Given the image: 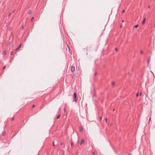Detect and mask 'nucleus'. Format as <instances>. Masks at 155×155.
I'll use <instances>...</instances> for the list:
<instances>
[{
  "label": "nucleus",
  "mask_w": 155,
  "mask_h": 155,
  "mask_svg": "<svg viewBox=\"0 0 155 155\" xmlns=\"http://www.w3.org/2000/svg\"><path fill=\"white\" fill-rule=\"evenodd\" d=\"M71 70L72 72H74L75 71V68L73 66H71Z\"/></svg>",
  "instance_id": "1"
},
{
  "label": "nucleus",
  "mask_w": 155,
  "mask_h": 155,
  "mask_svg": "<svg viewBox=\"0 0 155 155\" xmlns=\"http://www.w3.org/2000/svg\"><path fill=\"white\" fill-rule=\"evenodd\" d=\"M78 100V97H74L73 101H74L76 102Z\"/></svg>",
  "instance_id": "2"
},
{
  "label": "nucleus",
  "mask_w": 155,
  "mask_h": 155,
  "mask_svg": "<svg viewBox=\"0 0 155 155\" xmlns=\"http://www.w3.org/2000/svg\"><path fill=\"white\" fill-rule=\"evenodd\" d=\"M84 143H85V140H84V139H82L81 140V141L80 143V145H81L82 144Z\"/></svg>",
  "instance_id": "3"
},
{
  "label": "nucleus",
  "mask_w": 155,
  "mask_h": 155,
  "mask_svg": "<svg viewBox=\"0 0 155 155\" xmlns=\"http://www.w3.org/2000/svg\"><path fill=\"white\" fill-rule=\"evenodd\" d=\"M83 130V128L82 126L80 127L79 128V130L80 132L81 131Z\"/></svg>",
  "instance_id": "4"
},
{
  "label": "nucleus",
  "mask_w": 155,
  "mask_h": 155,
  "mask_svg": "<svg viewBox=\"0 0 155 155\" xmlns=\"http://www.w3.org/2000/svg\"><path fill=\"white\" fill-rule=\"evenodd\" d=\"M21 44H20V45L15 50V51H16L21 47Z\"/></svg>",
  "instance_id": "5"
},
{
  "label": "nucleus",
  "mask_w": 155,
  "mask_h": 155,
  "mask_svg": "<svg viewBox=\"0 0 155 155\" xmlns=\"http://www.w3.org/2000/svg\"><path fill=\"white\" fill-rule=\"evenodd\" d=\"M150 57L149 58H148L147 61V63H148V64H149V62H150Z\"/></svg>",
  "instance_id": "6"
},
{
  "label": "nucleus",
  "mask_w": 155,
  "mask_h": 155,
  "mask_svg": "<svg viewBox=\"0 0 155 155\" xmlns=\"http://www.w3.org/2000/svg\"><path fill=\"white\" fill-rule=\"evenodd\" d=\"M6 134V132H5H5H3V133H2V136H5V135Z\"/></svg>",
  "instance_id": "7"
},
{
  "label": "nucleus",
  "mask_w": 155,
  "mask_h": 155,
  "mask_svg": "<svg viewBox=\"0 0 155 155\" xmlns=\"http://www.w3.org/2000/svg\"><path fill=\"white\" fill-rule=\"evenodd\" d=\"M145 21H146V18H144V20H143V21L142 22V23L143 24H144L145 23Z\"/></svg>",
  "instance_id": "8"
},
{
  "label": "nucleus",
  "mask_w": 155,
  "mask_h": 155,
  "mask_svg": "<svg viewBox=\"0 0 155 155\" xmlns=\"http://www.w3.org/2000/svg\"><path fill=\"white\" fill-rule=\"evenodd\" d=\"M32 11L31 10H29L28 12V13L29 14H30L32 13Z\"/></svg>",
  "instance_id": "9"
},
{
  "label": "nucleus",
  "mask_w": 155,
  "mask_h": 155,
  "mask_svg": "<svg viewBox=\"0 0 155 155\" xmlns=\"http://www.w3.org/2000/svg\"><path fill=\"white\" fill-rule=\"evenodd\" d=\"M60 114L58 115V116L57 117L56 119H59V117H60Z\"/></svg>",
  "instance_id": "10"
},
{
  "label": "nucleus",
  "mask_w": 155,
  "mask_h": 155,
  "mask_svg": "<svg viewBox=\"0 0 155 155\" xmlns=\"http://www.w3.org/2000/svg\"><path fill=\"white\" fill-rule=\"evenodd\" d=\"M111 84L112 86H114L115 84V83L114 82H113Z\"/></svg>",
  "instance_id": "11"
},
{
  "label": "nucleus",
  "mask_w": 155,
  "mask_h": 155,
  "mask_svg": "<svg viewBox=\"0 0 155 155\" xmlns=\"http://www.w3.org/2000/svg\"><path fill=\"white\" fill-rule=\"evenodd\" d=\"M76 93H74V97H76Z\"/></svg>",
  "instance_id": "12"
},
{
  "label": "nucleus",
  "mask_w": 155,
  "mask_h": 155,
  "mask_svg": "<svg viewBox=\"0 0 155 155\" xmlns=\"http://www.w3.org/2000/svg\"><path fill=\"white\" fill-rule=\"evenodd\" d=\"M139 25H136L134 26V27L135 28H137L138 27V26Z\"/></svg>",
  "instance_id": "13"
},
{
  "label": "nucleus",
  "mask_w": 155,
  "mask_h": 155,
  "mask_svg": "<svg viewBox=\"0 0 155 155\" xmlns=\"http://www.w3.org/2000/svg\"><path fill=\"white\" fill-rule=\"evenodd\" d=\"M12 29V28L11 27H10L8 28V30L9 31H11V30Z\"/></svg>",
  "instance_id": "14"
},
{
  "label": "nucleus",
  "mask_w": 155,
  "mask_h": 155,
  "mask_svg": "<svg viewBox=\"0 0 155 155\" xmlns=\"http://www.w3.org/2000/svg\"><path fill=\"white\" fill-rule=\"evenodd\" d=\"M7 53L6 51H5L4 52V53L5 54H6Z\"/></svg>",
  "instance_id": "15"
},
{
  "label": "nucleus",
  "mask_w": 155,
  "mask_h": 155,
  "mask_svg": "<svg viewBox=\"0 0 155 155\" xmlns=\"http://www.w3.org/2000/svg\"><path fill=\"white\" fill-rule=\"evenodd\" d=\"M13 53H14L13 52V51H11V55H13Z\"/></svg>",
  "instance_id": "16"
},
{
  "label": "nucleus",
  "mask_w": 155,
  "mask_h": 155,
  "mask_svg": "<svg viewBox=\"0 0 155 155\" xmlns=\"http://www.w3.org/2000/svg\"><path fill=\"white\" fill-rule=\"evenodd\" d=\"M11 41H9L8 42V44L9 45H10L11 44Z\"/></svg>",
  "instance_id": "17"
},
{
  "label": "nucleus",
  "mask_w": 155,
  "mask_h": 155,
  "mask_svg": "<svg viewBox=\"0 0 155 155\" xmlns=\"http://www.w3.org/2000/svg\"><path fill=\"white\" fill-rule=\"evenodd\" d=\"M14 120V117H13V118H12L11 119V120H12V121Z\"/></svg>",
  "instance_id": "18"
},
{
  "label": "nucleus",
  "mask_w": 155,
  "mask_h": 155,
  "mask_svg": "<svg viewBox=\"0 0 155 155\" xmlns=\"http://www.w3.org/2000/svg\"><path fill=\"white\" fill-rule=\"evenodd\" d=\"M73 142H71V146H72V145H73Z\"/></svg>",
  "instance_id": "19"
},
{
  "label": "nucleus",
  "mask_w": 155,
  "mask_h": 155,
  "mask_svg": "<svg viewBox=\"0 0 155 155\" xmlns=\"http://www.w3.org/2000/svg\"><path fill=\"white\" fill-rule=\"evenodd\" d=\"M35 105H34V104H33V105L32 106V108H34V107H35Z\"/></svg>",
  "instance_id": "20"
},
{
  "label": "nucleus",
  "mask_w": 155,
  "mask_h": 155,
  "mask_svg": "<svg viewBox=\"0 0 155 155\" xmlns=\"http://www.w3.org/2000/svg\"><path fill=\"white\" fill-rule=\"evenodd\" d=\"M63 144L64 143L63 142H61V143H60V145H63Z\"/></svg>",
  "instance_id": "21"
},
{
  "label": "nucleus",
  "mask_w": 155,
  "mask_h": 155,
  "mask_svg": "<svg viewBox=\"0 0 155 155\" xmlns=\"http://www.w3.org/2000/svg\"><path fill=\"white\" fill-rule=\"evenodd\" d=\"M5 67H6L5 66H4V67L3 68V70L5 69Z\"/></svg>",
  "instance_id": "22"
},
{
  "label": "nucleus",
  "mask_w": 155,
  "mask_h": 155,
  "mask_svg": "<svg viewBox=\"0 0 155 155\" xmlns=\"http://www.w3.org/2000/svg\"><path fill=\"white\" fill-rule=\"evenodd\" d=\"M34 19V18L33 17L31 18V21H32Z\"/></svg>",
  "instance_id": "23"
},
{
  "label": "nucleus",
  "mask_w": 155,
  "mask_h": 155,
  "mask_svg": "<svg viewBox=\"0 0 155 155\" xmlns=\"http://www.w3.org/2000/svg\"><path fill=\"white\" fill-rule=\"evenodd\" d=\"M63 110H64V112H65V108H64L63 109Z\"/></svg>",
  "instance_id": "24"
},
{
  "label": "nucleus",
  "mask_w": 155,
  "mask_h": 155,
  "mask_svg": "<svg viewBox=\"0 0 155 155\" xmlns=\"http://www.w3.org/2000/svg\"><path fill=\"white\" fill-rule=\"evenodd\" d=\"M138 95H139V94H138V93H137V94H136V96H138Z\"/></svg>",
  "instance_id": "25"
},
{
  "label": "nucleus",
  "mask_w": 155,
  "mask_h": 155,
  "mask_svg": "<svg viewBox=\"0 0 155 155\" xmlns=\"http://www.w3.org/2000/svg\"><path fill=\"white\" fill-rule=\"evenodd\" d=\"M53 145L54 146H55V145L54 144V142H53Z\"/></svg>",
  "instance_id": "26"
},
{
  "label": "nucleus",
  "mask_w": 155,
  "mask_h": 155,
  "mask_svg": "<svg viewBox=\"0 0 155 155\" xmlns=\"http://www.w3.org/2000/svg\"><path fill=\"white\" fill-rule=\"evenodd\" d=\"M92 153L94 155H95V153L94 152H93Z\"/></svg>",
  "instance_id": "27"
},
{
  "label": "nucleus",
  "mask_w": 155,
  "mask_h": 155,
  "mask_svg": "<svg viewBox=\"0 0 155 155\" xmlns=\"http://www.w3.org/2000/svg\"><path fill=\"white\" fill-rule=\"evenodd\" d=\"M96 75H97V73H96V72H95L94 73V75L96 76Z\"/></svg>",
  "instance_id": "28"
},
{
  "label": "nucleus",
  "mask_w": 155,
  "mask_h": 155,
  "mask_svg": "<svg viewBox=\"0 0 155 155\" xmlns=\"http://www.w3.org/2000/svg\"><path fill=\"white\" fill-rule=\"evenodd\" d=\"M125 12V11L124 10H123L122 11V12L124 13Z\"/></svg>",
  "instance_id": "29"
},
{
  "label": "nucleus",
  "mask_w": 155,
  "mask_h": 155,
  "mask_svg": "<svg viewBox=\"0 0 155 155\" xmlns=\"http://www.w3.org/2000/svg\"><path fill=\"white\" fill-rule=\"evenodd\" d=\"M105 120H106V122H107V118H105Z\"/></svg>",
  "instance_id": "30"
},
{
  "label": "nucleus",
  "mask_w": 155,
  "mask_h": 155,
  "mask_svg": "<svg viewBox=\"0 0 155 155\" xmlns=\"http://www.w3.org/2000/svg\"><path fill=\"white\" fill-rule=\"evenodd\" d=\"M100 120H101V119H102V117H100Z\"/></svg>",
  "instance_id": "31"
},
{
  "label": "nucleus",
  "mask_w": 155,
  "mask_h": 155,
  "mask_svg": "<svg viewBox=\"0 0 155 155\" xmlns=\"http://www.w3.org/2000/svg\"><path fill=\"white\" fill-rule=\"evenodd\" d=\"M150 119H151V117H150V118H149V121H150Z\"/></svg>",
  "instance_id": "32"
},
{
  "label": "nucleus",
  "mask_w": 155,
  "mask_h": 155,
  "mask_svg": "<svg viewBox=\"0 0 155 155\" xmlns=\"http://www.w3.org/2000/svg\"><path fill=\"white\" fill-rule=\"evenodd\" d=\"M141 54H142V53H143V51H141Z\"/></svg>",
  "instance_id": "33"
},
{
  "label": "nucleus",
  "mask_w": 155,
  "mask_h": 155,
  "mask_svg": "<svg viewBox=\"0 0 155 155\" xmlns=\"http://www.w3.org/2000/svg\"><path fill=\"white\" fill-rule=\"evenodd\" d=\"M140 96H142V95H141V93H140Z\"/></svg>",
  "instance_id": "34"
},
{
  "label": "nucleus",
  "mask_w": 155,
  "mask_h": 155,
  "mask_svg": "<svg viewBox=\"0 0 155 155\" xmlns=\"http://www.w3.org/2000/svg\"><path fill=\"white\" fill-rule=\"evenodd\" d=\"M23 28H24V26H22V29H23Z\"/></svg>",
  "instance_id": "35"
},
{
  "label": "nucleus",
  "mask_w": 155,
  "mask_h": 155,
  "mask_svg": "<svg viewBox=\"0 0 155 155\" xmlns=\"http://www.w3.org/2000/svg\"><path fill=\"white\" fill-rule=\"evenodd\" d=\"M115 50L117 51V48H115Z\"/></svg>",
  "instance_id": "36"
},
{
  "label": "nucleus",
  "mask_w": 155,
  "mask_h": 155,
  "mask_svg": "<svg viewBox=\"0 0 155 155\" xmlns=\"http://www.w3.org/2000/svg\"><path fill=\"white\" fill-rule=\"evenodd\" d=\"M124 22V20H122V22Z\"/></svg>",
  "instance_id": "37"
},
{
  "label": "nucleus",
  "mask_w": 155,
  "mask_h": 155,
  "mask_svg": "<svg viewBox=\"0 0 155 155\" xmlns=\"http://www.w3.org/2000/svg\"><path fill=\"white\" fill-rule=\"evenodd\" d=\"M114 110H115V109H114L113 110V111H114Z\"/></svg>",
  "instance_id": "38"
},
{
  "label": "nucleus",
  "mask_w": 155,
  "mask_h": 155,
  "mask_svg": "<svg viewBox=\"0 0 155 155\" xmlns=\"http://www.w3.org/2000/svg\"><path fill=\"white\" fill-rule=\"evenodd\" d=\"M121 27H122V25H120V28H121Z\"/></svg>",
  "instance_id": "39"
},
{
  "label": "nucleus",
  "mask_w": 155,
  "mask_h": 155,
  "mask_svg": "<svg viewBox=\"0 0 155 155\" xmlns=\"http://www.w3.org/2000/svg\"><path fill=\"white\" fill-rule=\"evenodd\" d=\"M131 155V154H129V155Z\"/></svg>",
  "instance_id": "40"
},
{
  "label": "nucleus",
  "mask_w": 155,
  "mask_h": 155,
  "mask_svg": "<svg viewBox=\"0 0 155 155\" xmlns=\"http://www.w3.org/2000/svg\"><path fill=\"white\" fill-rule=\"evenodd\" d=\"M1 63V61H0V63Z\"/></svg>",
  "instance_id": "41"
}]
</instances>
